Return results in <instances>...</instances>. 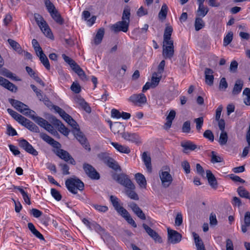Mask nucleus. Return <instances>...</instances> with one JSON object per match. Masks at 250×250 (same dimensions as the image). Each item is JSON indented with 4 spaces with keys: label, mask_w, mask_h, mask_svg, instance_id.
I'll list each match as a JSON object with an SVG mask.
<instances>
[{
    "label": "nucleus",
    "mask_w": 250,
    "mask_h": 250,
    "mask_svg": "<svg viewBox=\"0 0 250 250\" xmlns=\"http://www.w3.org/2000/svg\"><path fill=\"white\" fill-rule=\"evenodd\" d=\"M54 109L57 112L62 118L64 120L67 117H68L69 114L66 113L64 110L56 105H53Z\"/></svg>",
    "instance_id": "obj_55"
},
{
    "label": "nucleus",
    "mask_w": 250,
    "mask_h": 250,
    "mask_svg": "<svg viewBox=\"0 0 250 250\" xmlns=\"http://www.w3.org/2000/svg\"><path fill=\"white\" fill-rule=\"evenodd\" d=\"M76 102L81 106V107L87 113L91 112V108L88 104L82 98L78 97L76 99Z\"/></svg>",
    "instance_id": "obj_41"
},
{
    "label": "nucleus",
    "mask_w": 250,
    "mask_h": 250,
    "mask_svg": "<svg viewBox=\"0 0 250 250\" xmlns=\"http://www.w3.org/2000/svg\"><path fill=\"white\" fill-rule=\"evenodd\" d=\"M113 178L118 183L125 187V193L131 199L138 200L139 196L135 192V185L129 176L125 173L114 174Z\"/></svg>",
    "instance_id": "obj_1"
},
{
    "label": "nucleus",
    "mask_w": 250,
    "mask_h": 250,
    "mask_svg": "<svg viewBox=\"0 0 250 250\" xmlns=\"http://www.w3.org/2000/svg\"><path fill=\"white\" fill-rule=\"evenodd\" d=\"M74 134L78 141L81 144L83 147L86 150L90 151L91 148L88 143L83 133L80 131V129H76L74 131Z\"/></svg>",
    "instance_id": "obj_13"
},
{
    "label": "nucleus",
    "mask_w": 250,
    "mask_h": 250,
    "mask_svg": "<svg viewBox=\"0 0 250 250\" xmlns=\"http://www.w3.org/2000/svg\"><path fill=\"white\" fill-rule=\"evenodd\" d=\"M173 28L171 26H167L165 29L164 34V43L168 42L169 41H173L171 40Z\"/></svg>",
    "instance_id": "obj_33"
},
{
    "label": "nucleus",
    "mask_w": 250,
    "mask_h": 250,
    "mask_svg": "<svg viewBox=\"0 0 250 250\" xmlns=\"http://www.w3.org/2000/svg\"><path fill=\"white\" fill-rule=\"evenodd\" d=\"M130 7L126 5L125 7L123 15L122 17V20L125 21L126 22L129 23L130 22Z\"/></svg>",
    "instance_id": "obj_40"
},
{
    "label": "nucleus",
    "mask_w": 250,
    "mask_h": 250,
    "mask_svg": "<svg viewBox=\"0 0 250 250\" xmlns=\"http://www.w3.org/2000/svg\"><path fill=\"white\" fill-rule=\"evenodd\" d=\"M83 167L85 174L91 179L99 180L100 178V174L92 165L85 163Z\"/></svg>",
    "instance_id": "obj_5"
},
{
    "label": "nucleus",
    "mask_w": 250,
    "mask_h": 250,
    "mask_svg": "<svg viewBox=\"0 0 250 250\" xmlns=\"http://www.w3.org/2000/svg\"><path fill=\"white\" fill-rule=\"evenodd\" d=\"M28 228L31 232L38 238L42 240H44L43 236L35 228L34 225L32 223H28Z\"/></svg>",
    "instance_id": "obj_34"
},
{
    "label": "nucleus",
    "mask_w": 250,
    "mask_h": 250,
    "mask_svg": "<svg viewBox=\"0 0 250 250\" xmlns=\"http://www.w3.org/2000/svg\"><path fill=\"white\" fill-rule=\"evenodd\" d=\"M199 7L197 11V15L198 16L205 17L208 12V9L205 7L204 3H198Z\"/></svg>",
    "instance_id": "obj_43"
},
{
    "label": "nucleus",
    "mask_w": 250,
    "mask_h": 250,
    "mask_svg": "<svg viewBox=\"0 0 250 250\" xmlns=\"http://www.w3.org/2000/svg\"><path fill=\"white\" fill-rule=\"evenodd\" d=\"M250 226V212H245L244 218V224L241 225V230L243 233L247 231V228Z\"/></svg>",
    "instance_id": "obj_28"
},
{
    "label": "nucleus",
    "mask_w": 250,
    "mask_h": 250,
    "mask_svg": "<svg viewBox=\"0 0 250 250\" xmlns=\"http://www.w3.org/2000/svg\"><path fill=\"white\" fill-rule=\"evenodd\" d=\"M135 179L141 188H146V181L145 177L141 173H137L135 175Z\"/></svg>",
    "instance_id": "obj_31"
},
{
    "label": "nucleus",
    "mask_w": 250,
    "mask_h": 250,
    "mask_svg": "<svg viewBox=\"0 0 250 250\" xmlns=\"http://www.w3.org/2000/svg\"><path fill=\"white\" fill-rule=\"evenodd\" d=\"M54 109L57 112L62 118L64 120L67 117H68L69 114L66 113L64 110L56 105H53Z\"/></svg>",
    "instance_id": "obj_53"
},
{
    "label": "nucleus",
    "mask_w": 250,
    "mask_h": 250,
    "mask_svg": "<svg viewBox=\"0 0 250 250\" xmlns=\"http://www.w3.org/2000/svg\"><path fill=\"white\" fill-rule=\"evenodd\" d=\"M56 154L62 159H63L65 162H69L72 165H75V161L69 154V153L63 149H59L57 150Z\"/></svg>",
    "instance_id": "obj_15"
},
{
    "label": "nucleus",
    "mask_w": 250,
    "mask_h": 250,
    "mask_svg": "<svg viewBox=\"0 0 250 250\" xmlns=\"http://www.w3.org/2000/svg\"><path fill=\"white\" fill-rule=\"evenodd\" d=\"M44 1L46 9L49 13L56 10L55 6L50 0H44Z\"/></svg>",
    "instance_id": "obj_57"
},
{
    "label": "nucleus",
    "mask_w": 250,
    "mask_h": 250,
    "mask_svg": "<svg viewBox=\"0 0 250 250\" xmlns=\"http://www.w3.org/2000/svg\"><path fill=\"white\" fill-rule=\"evenodd\" d=\"M223 161V158L216 155L215 152L213 151L211 152V162L214 164L219 163Z\"/></svg>",
    "instance_id": "obj_61"
},
{
    "label": "nucleus",
    "mask_w": 250,
    "mask_h": 250,
    "mask_svg": "<svg viewBox=\"0 0 250 250\" xmlns=\"http://www.w3.org/2000/svg\"><path fill=\"white\" fill-rule=\"evenodd\" d=\"M40 136L44 141L55 148H58L61 146V145L58 142L54 140L52 138L45 133H41Z\"/></svg>",
    "instance_id": "obj_18"
},
{
    "label": "nucleus",
    "mask_w": 250,
    "mask_h": 250,
    "mask_svg": "<svg viewBox=\"0 0 250 250\" xmlns=\"http://www.w3.org/2000/svg\"><path fill=\"white\" fill-rule=\"evenodd\" d=\"M197 250H206L205 246L199 236L195 232L192 233Z\"/></svg>",
    "instance_id": "obj_32"
},
{
    "label": "nucleus",
    "mask_w": 250,
    "mask_h": 250,
    "mask_svg": "<svg viewBox=\"0 0 250 250\" xmlns=\"http://www.w3.org/2000/svg\"><path fill=\"white\" fill-rule=\"evenodd\" d=\"M51 195L57 201H60L62 199V195L60 192L55 188L51 189Z\"/></svg>",
    "instance_id": "obj_59"
},
{
    "label": "nucleus",
    "mask_w": 250,
    "mask_h": 250,
    "mask_svg": "<svg viewBox=\"0 0 250 250\" xmlns=\"http://www.w3.org/2000/svg\"><path fill=\"white\" fill-rule=\"evenodd\" d=\"M168 7L166 3H164L161 7V9L158 14V18L159 20L163 21L165 20L167 14Z\"/></svg>",
    "instance_id": "obj_37"
},
{
    "label": "nucleus",
    "mask_w": 250,
    "mask_h": 250,
    "mask_svg": "<svg viewBox=\"0 0 250 250\" xmlns=\"http://www.w3.org/2000/svg\"><path fill=\"white\" fill-rule=\"evenodd\" d=\"M34 19L38 26L43 34L47 37L51 38L53 37L52 33L47 25L46 22L43 19L42 17L39 14L35 13L34 14Z\"/></svg>",
    "instance_id": "obj_4"
},
{
    "label": "nucleus",
    "mask_w": 250,
    "mask_h": 250,
    "mask_svg": "<svg viewBox=\"0 0 250 250\" xmlns=\"http://www.w3.org/2000/svg\"><path fill=\"white\" fill-rule=\"evenodd\" d=\"M98 159L103 162L105 164L110 158V154L107 152H101L97 155Z\"/></svg>",
    "instance_id": "obj_50"
},
{
    "label": "nucleus",
    "mask_w": 250,
    "mask_h": 250,
    "mask_svg": "<svg viewBox=\"0 0 250 250\" xmlns=\"http://www.w3.org/2000/svg\"><path fill=\"white\" fill-rule=\"evenodd\" d=\"M194 122L196 123V127L198 131H200L203 126L204 119L202 117L194 119Z\"/></svg>",
    "instance_id": "obj_60"
},
{
    "label": "nucleus",
    "mask_w": 250,
    "mask_h": 250,
    "mask_svg": "<svg viewBox=\"0 0 250 250\" xmlns=\"http://www.w3.org/2000/svg\"><path fill=\"white\" fill-rule=\"evenodd\" d=\"M128 206L131 208L132 210L138 217L143 220H146V215L137 204L132 202L128 205Z\"/></svg>",
    "instance_id": "obj_17"
},
{
    "label": "nucleus",
    "mask_w": 250,
    "mask_h": 250,
    "mask_svg": "<svg viewBox=\"0 0 250 250\" xmlns=\"http://www.w3.org/2000/svg\"><path fill=\"white\" fill-rule=\"evenodd\" d=\"M244 85V82L243 80L241 79H238L236 81L234 85L232 91V94L233 95H237L239 94L243 87Z\"/></svg>",
    "instance_id": "obj_26"
},
{
    "label": "nucleus",
    "mask_w": 250,
    "mask_h": 250,
    "mask_svg": "<svg viewBox=\"0 0 250 250\" xmlns=\"http://www.w3.org/2000/svg\"><path fill=\"white\" fill-rule=\"evenodd\" d=\"M105 165L109 167L112 168V169L115 171L118 170V169H120V167L118 165V163L112 157H110V158L108 159V160L105 163Z\"/></svg>",
    "instance_id": "obj_44"
},
{
    "label": "nucleus",
    "mask_w": 250,
    "mask_h": 250,
    "mask_svg": "<svg viewBox=\"0 0 250 250\" xmlns=\"http://www.w3.org/2000/svg\"><path fill=\"white\" fill-rule=\"evenodd\" d=\"M110 129L115 134H120L122 136V133L125 132V126L123 124L119 122H115L112 125L110 124Z\"/></svg>",
    "instance_id": "obj_20"
},
{
    "label": "nucleus",
    "mask_w": 250,
    "mask_h": 250,
    "mask_svg": "<svg viewBox=\"0 0 250 250\" xmlns=\"http://www.w3.org/2000/svg\"><path fill=\"white\" fill-rule=\"evenodd\" d=\"M32 44L36 54L43 51L37 40L34 39L32 41Z\"/></svg>",
    "instance_id": "obj_58"
},
{
    "label": "nucleus",
    "mask_w": 250,
    "mask_h": 250,
    "mask_svg": "<svg viewBox=\"0 0 250 250\" xmlns=\"http://www.w3.org/2000/svg\"><path fill=\"white\" fill-rule=\"evenodd\" d=\"M142 160L147 168L148 172H151L152 167L151 163V158L149 155H147V152H144L142 156Z\"/></svg>",
    "instance_id": "obj_27"
},
{
    "label": "nucleus",
    "mask_w": 250,
    "mask_h": 250,
    "mask_svg": "<svg viewBox=\"0 0 250 250\" xmlns=\"http://www.w3.org/2000/svg\"><path fill=\"white\" fill-rule=\"evenodd\" d=\"M65 184L68 190L71 193L76 194L78 190L82 191L84 189V183L76 177H71L67 179Z\"/></svg>",
    "instance_id": "obj_2"
},
{
    "label": "nucleus",
    "mask_w": 250,
    "mask_h": 250,
    "mask_svg": "<svg viewBox=\"0 0 250 250\" xmlns=\"http://www.w3.org/2000/svg\"><path fill=\"white\" fill-rule=\"evenodd\" d=\"M104 30L103 28H101L98 30L94 40L95 44L98 45L101 42L104 37Z\"/></svg>",
    "instance_id": "obj_38"
},
{
    "label": "nucleus",
    "mask_w": 250,
    "mask_h": 250,
    "mask_svg": "<svg viewBox=\"0 0 250 250\" xmlns=\"http://www.w3.org/2000/svg\"><path fill=\"white\" fill-rule=\"evenodd\" d=\"M8 101L10 104L17 110L23 114L27 113V112H26L28 109V106L26 104L21 101L13 99H9Z\"/></svg>",
    "instance_id": "obj_9"
},
{
    "label": "nucleus",
    "mask_w": 250,
    "mask_h": 250,
    "mask_svg": "<svg viewBox=\"0 0 250 250\" xmlns=\"http://www.w3.org/2000/svg\"><path fill=\"white\" fill-rule=\"evenodd\" d=\"M142 227L145 230L146 233H147V234L155 242H157L159 243H161L162 242L161 237L159 236L156 231L152 229L148 226L145 223L142 224Z\"/></svg>",
    "instance_id": "obj_14"
},
{
    "label": "nucleus",
    "mask_w": 250,
    "mask_h": 250,
    "mask_svg": "<svg viewBox=\"0 0 250 250\" xmlns=\"http://www.w3.org/2000/svg\"><path fill=\"white\" fill-rule=\"evenodd\" d=\"M50 14L57 23L61 25L63 23V19L57 10L50 13Z\"/></svg>",
    "instance_id": "obj_42"
},
{
    "label": "nucleus",
    "mask_w": 250,
    "mask_h": 250,
    "mask_svg": "<svg viewBox=\"0 0 250 250\" xmlns=\"http://www.w3.org/2000/svg\"><path fill=\"white\" fill-rule=\"evenodd\" d=\"M181 166L184 169L186 174H188L190 172V167L189 163L187 161L185 160L182 162Z\"/></svg>",
    "instance_id": "obj_64"
},
{
    "label": "nucleus",
    "mask_w": 250,
    "mask_h": 250,
    "mask_svg": "<svg viewBox=\"0 0 250 250\" xmlns=\"http://www.w3.org/2000/svg\"><path fill=\"white\" fill-rule=\"evenodd\" d=\"M122 137L126 141L139 145L142 143L139 135L136 133L125 132L122 133Z\"/></svg>",
    "instance_id": "obj_6"
},
{
    "label": "nucleus",
    "mask_w": 250,
    "mask_h": 250,
    "mask_svg": "<svg viewBox=\"0 0 250 250\" xmlns=\"http://www.w3.org/2000/svg\"><path fill=\"white\" fill-rule=\"evenodd\" d=\"M213 71L210 68H207L205 70V82L208 85H212L213 84L214 76Z\"/></svg>",
    "instance_id": "obj_22"
},
{
    "label": "nucleus",
    "mask_w": 250,
    "mask_h": 250,
    "mask_svg": "<svg viewBox=\"0 0 250 250\" xmlns=\"http://www.w3.org/2000/svg\"><path fill=\"white\" fill-rule=\"evenodd\" d=\"M129 23L124 21H119L113 24L111 30L115 33L123 32L126 33L128 30Z\"/></svg>",
    "instance_id": "obj_10"
},
{
    "label": "nucleus",
    "mask_w": 250,
    "mask_h": 250,
    "mask_svg": "<svg viewBox=\"0 0 250 250\" xmlns=\"http://www.w3.org/2000/svg\"><path fill=\"white\" fill-rule=\"evenodd\" d=\"M37 56L39 58L41 62L42 63L46 69H50V65L49 60L43 51L39 52Z\"/></svg>",
    "instance_id": "obj_29"
},
{
    "label": "nucleus",
    "mask_w": 250,
    "mask_h": 250,
    "mask_svg": "<svg viewBox=\"0 0 250 250\" xmlns=\"http://www.w3.org/2000/svg\"><path fill=\"white\" fill-rule=\"evenodd\" d=\"M54 109L57 112L62 118L64 120L67 117H68L69 114L66 113L64 110L56 105H53Z\"/></svg>",
    "instance_id": "obj_54"
},
{
    "label": "nucleus",
    "mask_w": 250,
    "mask_h": 250,
    "mask_svg": "<svg viewBox=\"0 0 250 250\" xmlns=\"http://www.w3.org/2000/svg\"><path fill=\"white\" fill-rule=\"evenodd\" d=\"M164 44L163 55L165 59H171L174 55L173 41H169Z\"/></svg>",
    "instance_id": "obj_7"
},
{
    "label": "nucleus",
    "mask_w": 250,
    "mask_h": 250,
    "mask_svg": "<svg viewBox=\"0 0 250 250\" xmlns=\"http://www.w3.org/2000/svg\"><path fill=\"white\" fill-rule=\"evenodd\" d=\"M121 212L119 214L126 222L134 228H137V226L134 220L132 218L129 212L125 208H122Z\"/></svg>",
    "instance_id": "obj_21"
},
{
    "label": "nucleus",
    "mask_w": 250,
    "mask_h": 250,
    "mask_svg": "<svg viewBox=\"0 0 250 250\" xmlns=\"http://www.w3.org/2000/svg\"><path fill=\"white\" fill-rule=\"evenodd\" d=\"M228 134L225 131H221L220 135L219 143L220 145L223 146L226 144L228 141Z\"/></svg>",
    "instance_id": "obj_51"
},
{
    "label": "nucleus",
    "mask_w": 250,
    "mask_h": 250,
    "mask_svg": "<svg viewBox=\"0 0 250 250\" xmlns=\"http://www.w3.org/2000/svg\"><path fill=\"white\" fill-rule=\"evenodd\" d=\"M156 75L157 74L156 73H153L151 79L150 83H152V88H155L158 85L161 78V76L158 77H156Z\"/></svg>",
    "instance_id": "obj_56"
},
{
    "label": "nucleus",
    "mask_w": 250,
    "mask_h": 250,
    "mask_svg": "<svg viewBox=\"0 0 250 250\" xmlns=\"http://www.w3.org/2000/svg\"><path fill=\"white\" fill-rule=\"evenodd\" d=\"M128 101L135 104H146L147 100L146 96L144 94L140 93L131 95L128 99Z\"/></svg>",
    "instance_id": "obj_16"
},
{
    "label": "nucleus",
    "mask_w": 250,
    "mask_h": 250,
    "mask_svg": "<svg viewBox=\"0 0 250 250\" xmlns=\"http://www.w3.org/2000/svg\"><path fill=\"white\" fill-rule=\"evenodd\" d=\"M34 121L43 128H44L46 125L48 124V122L46 120L40 117H38Z\"/></svg>",
    "instance_id": "obj_62"
},
{
    "label": "nucleus",
    "mask_w": 250,
    "mask_h": 250,
    "mask_svg": "<svg viewBox=\"0 0 250 250\" xmlns=\"http://www.w3.org/2000/svg\"><path fill=\"white\" fill-rule=\"evenodd\" d=\"M194 26L195 30L199 31L205 26V22L201 18L197 17L195 18Z\"/></svg>",
    "instance_id": "obj_49"
},
{
    "label": "nucleus",
    "mask_w": 250,
    "mask_h": 250,
    "mask_svg": "<svg viewBox=\"0 0 250 250\" xmlns=\"http://www.w3.org/2000/svg\"><path fill=\"white\" fill-rule=\"evenodd\" d=\"M203 136L211 142L214 141V135L210 130H206L203 134Z\"/></svg>",
    "instance_id": "obj_63"
},
{
    "label": "nucleus",
    "mask_w": 250,
    "mask_h": 250,
    "mask_svg": "<svg viewBox=\"0 0 250 250\" xmlns=\"http://www.w3.org/2000/svg\"><path fill=\"white\" fill-rule=\"evenodd\" d=\"M62 57L64 61L69 64L72 69L78 75L83 81H87L88 79L84 72L73 59L64 54L62 55Z\"/></svg>",
    "instance_id": "obj_3"
},
{
    "label": "nucleus",
    "mask_w": 250,
    "mask_h": 250,
    "mask_svg": "<svg viewBox=\"0 0 250 250\" xmlns=\"http://www.w3.org/2000/svg\"><path fill=\"white\" fill-rule=\"evenodd\" d=\"M110 201L115 209L119 214H120L123 209L122 208H124L120 205L118 198L115 196L111 195L110 196Z\"/></svg>",
    "instance_id": "obj_30"
},
{
    "label": "nucleus",
    "mask_w": 250,
    "mask_h": 250,
    "mask_svg": "<svg viewBox=\"0 0 250 250\" xmlns=\"http://www.w3.org/2000/svg\"><path fill=\"white\" fill-rule=\"evenodd\" d=\"M206 176L210 186L214 188L217 187V182L216 178L210 170H206Z\"/></svg>",
    "instance_id": "obj_23"
},
{
    "label": "nucleus",
    "mask_w": 250,
    "mask_h": 250,
    "mask_svg": "<svg viewBox=\"0 0 250 250\" xmlns=\"http://www.w3.org/2000/svg\"><path fill=\"white\" fill-rule=\"evenodd\" d=\"M0 85L12 92H16L17 86L7 79L0 76Z\"/></svg>",
    "instance_id": "obj_19"
},
{
    "label": "nucleus",
    "mask_w": 250,
    "mask_h": 250,
    "mask_svg": "<svg viewBox=\"0 0 250 250\" xmlns=\"http://www.w3.org/2000/svg\"><path fill=\"white\" fill-rule=\"evenodd\" d=\"M233 39V33L231 31L228 33L226 36L224 37L223 40V45L226 46L229 45L232 41Z\"/></svg>",
    "instance_id": "obj_52"
},
{
    "label": "nucleus",
    "mask_w": 250,
    "mask_h": 250,
    "mask_svg": "<svg viewBox=\"0 0 250 250\" xmlns=\"http://www.w3.org/2000/svg\"><path fill=\"white\" fill-rule=\"evenodd\" d=\"M8 42H9L10 46L18 53H21L22 52L20 45L17 42L12 39H9L8 40Z\"/></svg>",
    "instance_id": "obj_46"
},
{
    "label": "nucleus",
    "mask_w": 250,
    "mask_h": 250,
    "mask_svg": "<svg viewBox=\"0 0 250 250\" xmlns=\"http://www.w3.org/2000/svg\"><path fill=\"white\" fill-rule=\"evenodd\" d=\"M159 177L161 181L162 185L165 188L169 187L172 182V177L167 171L160 172Z\"/></svg>",
    "instance_id": "obj_8"
},
{
    "label": "nucleus",
    "mask_w": 250,
    "mask_h": 250,
    "mask_svg": "<svg viewBox=\"0 0 250 250\" xmlns=\"http://www.w3.org/2000/svg\"><path fill=\"white\" fill-rule=\"evenodd\" d=\"M111 145L118 151L121 153L128 154L130 152V149L129 147L122 145L118 143L111 142Z\"/></svg>",
    "instance_id": "obj_25"
},
{
    "label": "nucleus",
    "mask_w": 250,
    "mask_h": 250,
    "mask_svg": "<svg viewBox=\"0 0 250 250\" xmlns=\"http://www.w3.org/2000/svg\"><path fill=\"white\" fill-rule=\"evenodd\" d=\"M54 121L55 124L59 126V131L64 136H68L70 132L69 130L60 120L56 119Z\"/></svg>",
    "instance_id": "obj_35"
},
{
    "label": "nucleus",
    "mask_w": 250,
    "mask_h": 250,
    "mask_svg": "<svg viewBox=\"0 0 250 250\" xmlns=\"http://www.w3.org/2000/svg\"><path fill=\"white\" fill-rule=\"evenodd\" d=\"M168 240L171 244L179 243L182 239V235L176 230L167 229Z\"/></svg>",
    "instance_id": "obj_12"
},
{
    "label": "nucleus",
    "mask_w": 250,
    "mask_h": 250,
    "mask_svg": "<svg viewBox=\"0 0 250 250\" xmlns=\"http://www.w3.org/2000/svg\"><path fill=\"white\" fill-rule=\"evenodd\" d=\"M19 146L26 152L33 156H37L38 155V152L25 139H23L19 140Z\"/></svg>",
    "instance_id": "obj_11"
},
{
    "label": "nucleus",
    "mask_w": 250,
    "mask_h": 250,
    "mask_svg": "<svg viewBox=\"0 0 250 250\" xmlns=\"http://www.w3.org/2000/svg\"><path fill=\"white\" fill-rule=\"evenodd\" d=\"M243 95L246 97L244 99V103L247 105H250V88H245L243 91Z\"/></svg>",
    "instance_id": "obj_48"
},
{
    "label": "nucleus",
    "mask_w": 250,
    "mask_h": 250,
    "mask_svg": "<svg viewBox=\"0 0 250 250\" xmlns=\"http://www.w3.org/2000/svg\"><path fill=\"white\" fill-rule=\"evenodd\" d=\"M21 125L24 126L31 131L36 133H39L40 132L39 128L34 123L27 118Z\"/></svg>",
    "instance_id": "obj_24"
},
{
    "label": "nucleus",
    "mask_w": 250,
    "mask_h": 250,
    "mask_svg": "<svg viewBox=\"0 0 250 250\" xmlns=\"http://www.w3.org/2000/svg\"><path fill=\"white\" fill-rule=\"evenodd\" d=\"M13 188L14 189H18L21 194L24 201L28 205H30L31 204L30 201V198L28 194V193L25 192L22 188L19 186H13Z\"/></svg>",
    "instance_id": "obj_36"
},
{
    "label": "nucleus",
    "mask_w": 250,
    "mask_h": 250,
    "mask_svg": "<svg viewBox=\"0 0 250 250\" xmlns=\"http://www.w3.org/2000/svg\"><path fill=\"white\" fill-rule=\"evenodd\" d=\"M238 195L242 198L248 199L250 200V193L243 187L240 186L237 189Z\"/></svg>",
    "instance_id": "obj_39"
},
{
    "label": "nucleus",
    "mask_w": 250,
    "mask_h": 250,
    "mask_svg": "<svg viewBox=\"0 0 250 250\" xmlns=\"http://www.w3.org/2000/svg\"><path fill=\"white\" fill-rule=\"evenodd\" d=\"M181 146L184 148V152H186V150H194L197 148V146L190 141H187L181 144Z\"/></svg>",
    "instance_id": "obj_45"
},
{
    "label": "nucleus",
    "mask_w": 250,
    "mask_h": 250,
    "mask_svg": "<svg viewBox=\"0 0 250 250\" xmlns=\"http://www.w3.org/2000/svg\"><path fill=\"white\" fill-rule=\"evenodd\" d=\"M69 125H70L73 128V132L76 131V129H79V125L77 122L69 115L64 120Z\"/></svg>",
    "instance_id": "obj_47"
}]
</instances>
